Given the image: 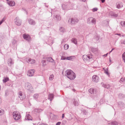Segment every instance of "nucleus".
I'll use <instances>...</instances> for the list:
<instances>
[{"label": "nucleus", "instance_id": "nucleus-1", "mask_svg": "<svg viewBox=\"0 0 125 125\" xmlns=\"http://www.w3.org/2000/svg\"><path fill=\"white\" fill-rule=\"evenodd\" d=\"M13 118L16 120H18L21 118L20 114L18 112H14L13 113Z\"/></svg>", "mask_w": 125, "mask_h": 125}, {"label": "nucleus", "instance_id": "nucleus-2", "mask_svg": "<svg viewBox=\"0 0 125 125\" xmlns=\"http://www.w3.org/2000/svg\"><path fill=\"white\" fill-rule=\"evenodd\" d=\"M87 23L90 25L95 24L96 23L95 19L92 17H89L87 19Z\"/></svg>", "mask_w": 125, "mask_h": 125}, {"label": "nucleus", "instance_id": "nucleus-3", "mask_svg": "<svg viewBox=\"0 0 125 125\" xmlns=\"http://www.w3.org/2000/svg\"><path fill=\"white\" fill-rule=\"evenodd\" d=\"M25 87L28 90L31 92H32V91L33 87L30 83H25Z\"/></svg>", "mask_w": 125, "mask_h": 125}, {"label": "nucleus", "instance_id": "nucleus-4", "mask_svg": "<svg viewBox=\"0 0 125 125\" xmlns=\"http://www.w3.org/2000/svg\"><path fill=\"white\" fill-rule=\"evenodd\" d=\"M83 60L84 61H88L89 59L92 58V55L90 54L88 55H84L82 57Z\"/></svg>", "mask_w": 125, "mask_h": 125}, {"label": "nucleus", "instance_id": "nucleus-5", "mask_svg": "<svg viewBox=\"0 0 125 125\" xmlns=\"http://www.w3.org/2000/svg\"><path fill=\"white\" fill-rule=\"evenodd\" d=\"M78 19L76 18H72L70 19L69 20V22H70V23L71 24H75L78 21Z\"/></svg>", "mask_w": 125, "mask_h": 125}, {"label": "nucleus", "instance_id": "nucleus-6", "mask_svg": "<svg viewBox=\"0 0 125 125\" xmlns=\"http://www.w3.org/2000/svg\"><path fill=\"white\" fill-rule=\"evenodd\" d=\"M23 37L24 39L28 42H30L31 40V37L29 34H24Z\"/></svg>", "mask_w": 125, "mask_h": 125}, {"label": "nucleus", "instance_id": "nucleus-7", "mask_svg": "<svg viewBox=\"0 0 125 125\" xmlns=\"http://www.w3.org/2000/svg\"><path fill=\"white\" fill-rule=\"evenodd\" d=\"M18 96L19 98L21 100L24 99L26 98L25 95L23 94L21 91H20L19 92Z\"/></svg>", "mask_w": 125, "mask_h": 125}, {"label": "nucleus", "instance_id": "nucleus-8", "mask_svg": "<svg viewBox=\"0 0 125 125\" xmlns=\"http://www.w3.org/2000/svg\"><path fill=\"white\" fill-rule=\"evenodd\" d=\"M18 96L19 98L21 100L24 99L26 98L25 95L23 94L21 91H20L19 92Z\"/></svg>", "mask_w": 125, "mask_h": 125}, {"label": "nucleus", "instance_id": "nucleus-9", "mask_svg": "<svg viewBox=\"0 0 125 125\" xmlns=\"http://www.w3.org/2000/svg\"><path fill=\"white\" fill-rule=\"evenodd\" d=\"M18 96L19 98L21 100L24 99L26 98L25 95L23 94L21 91H20L19 92Z\"/></svg>", "mask_w": 125, "mask_h": 125}, {"label": "nucleus", "instance_id": "nucleus-10", "mask_svg": "<svg viewBox=\"0 0 125 125\" xmlns=\"http://www.w3.org/2000/svg\"><path fill=\"white\" fill-rule=\"evenodd\" d=\"M99 77L96 75H93L92 77L93 81L95 83H97L99 81Z\"/></svg>", "mask_w": 125, "mask_h": 125}, {"label": "nucleus", "instance_id": "nucleus-11", "mask_svg": "<svg viewBox=\"0 0 125 125\" xmlns=\"http://www.w3.org/2000/svg\"><path fill=\"white\" fill-rule=\"evenodd\" d=\"M73 71L71 70H67L65 72V75L68 78L70 74H72Z\"/></svg>", "mask_w": 125, "mask_h": 125}, {"label": "nucleus", "instance_id": "nucleus-12", "mask_svg": "<svg viewBox=\"0 0 125 125\" xmlns=\"http://www.w3.org/2000/svg\"><path fill=\"white\" fill-rule=\"evenodd\" d=\"M35 72L34 70H31L28 71L27 73V75L29 76H32L33 75Z\"/></svg>", "mask_w": 125, "mask_h": 125}, {"label": "nucleus", "instance_id": "nucleus-13", "mask_svg": "<svg viewBox=\"0 0 125 125\" xmlns=\"http://www.w3.org/2000/svg\"><path fill=\"white\" fill-rule=\"evenodd\" d=\"M15 20H16V21H15V23L18 26H20L21 25V21L18 17H17Z\"/></svg>", "mask_w": 125, "mask_h": 125}, {"label": "nucleus", "instance_id": "nucleus-14", "mask_svg": "<svg viewBox=\"0 0 125 125\" xmlns=\"http://www.w3.org/2000/svg\"><path fill=\"white\" fill-rule=\"evenodd\" d=\"M73 73L72 74H70V75L68 77V78L71 80H74L76 77V75L73 71Z\"/></svg>", "mask_w": 125, "mask_h": 125}, {"label": "nucleus", "instance_id": "nucleus-15", "mask_svg": "<svg viewBox=\"0 0 125 125\" xmlns=\"http://www.w3.org/2000/svg\"><path fill=\"white\" fill-rule=\"evenodd\" d=\"M116 5L117 8L119 9L122 7L123 4L120 2H118L116 3Z\"/></svg>", "mask_w": 125, "mask_h": 125}, {"label": "nucleus", "instance_id": "nucleus-16", "mask_svg": "<svg viewBox=\"0 0 125 125\" xmlns=\"http://www.w3.org/2000/svg\"><path fill=\"white\" fill-rule=\"evenodd\" d=\"M8 2H7V3L10 6H12L15 5V2L14 1H9L7 0Z\"/></svg>", "mask_w": 125, "mask_h": 125}, {"label": "nucleus", "instance_id": "nucleus-17", "mask_svg": "<svg viewBox=\"0 0 125 125\" xmlns=\"http://www.w3.org/2000/svg\"><path fill=\"white\" fill-rule=\"evenodd\" d=\"M29 23L31 25H34L35 24V21L33 20L29 19L28 20Z\"/></svg>", "mask_w": 125, "mask_h": 125}, {"label": "nucleus", "instance_id": "nucleus-18", "mask_svg": "<svg viewBox=\"0 0 125 125\" xmlns=\"http://www.w3.org/2000/svg\"><path fill=\"white\" fill-rule=\"evenodd\" d=\"M54 16L55 17L56 21H58L61 20V17L60 15H54Z\"/></svg>", "mask_w": 125, "mask_h": 125}, {"label": "nucleus", "instance_id": "nucleus-19", "mask_svg": "<svg viewBox=\"0 0 125 125\" xmlns=\"http://www.w3.org/2000/svg\"><path fill=\"white\" fill-rule=\"evenodd\" d=\"M110 15L112 16H113L114 17H116L118 16V14L115 13L111 11L109 13Z\"/></svg>", "mask_w": 125, "mask_h": 125}, {"label": "nucleus", "instance_id": "nucleus-20", "mask_svg": "<svg viewBox=\"0 0 125 125\" xmlns=\"http://www.w3.org/2000/svg\"><path fill=\"white\" fill-rule=\"evenodd\" d=\"M75 59V57L74 56H71L66 57V60L70 61H73Z\"/></svg>", "mask_w": 125, "mask_h": 125}, {"label": "nucleus", "instance_id": "nucleus-21", "mask_svg": "<svg viewBox=\"0 0 125 125\" xmlns=\"http://www.w3.org/2000/svg\"><path fill=\"white\" fill-rule=\"evenodd\" d=\"M27 62L29 63L33 64L35 63V61L34 59L30 58L29 59Z\"/></svg>", "mask_w": 125, "mask_h": 125}, {"label": "nucleus", "instance_id": "nucleus-22", "mask_svg": "<svg viewBox=\"0 0 125 125\" xmlns=\"http://www.w3.org/2000/svg\"><path fill=\"white\" fill-rule=\"evenodd\" d=\"M101 85L104 87L107 88H108L110 87L109 84H104L103 83H101Z\"/></svg>", "mask_w": 125, "mask_h": 125}, {"label": "nucleus", "instance_id": "nucleus-23", "mask_svg": "<svg viewBox=\"0 0 125 125\" xmlns=\"http://www.w3.org/2000/svg\"><path fill=\"white\" fill-rule=\"evenodd\" d=\"M47 60L49 62H53L54 63H55V62L54 61V60L52 59V58L51 57H47L46 58Z\"/></svg>", "mask_w": 125, "mask_h": 125}, {"label": "nucleus", "instance_id": "nucleus-24", "mask_svg": "<svg viewBox=\"0 0 125 125\" xmlns=\"http://www.w3.org/2000/svg\"><path fill=\"white\" fill-rule=\"evenodd\" d=\"M118 124V123L116 121H112L111 122L108 124L109 125H117Z\"/></svg>", "mask_w": 125, "mask_h": 125}, {"label": "nucleus", "instance_id": "nucleus-25", "mask_svg": "<svg viewBox=\"0 0 125 125\" xmlns=\"http://www.w3.org/2000/svg\"><path fill=\"white\" fill-rule=\"evenodd\" d=\"M13 63L14 62L11 58H10L8 59V63L9 65H11V64H13Z\"/></svg>", "mask_w": 125, "mask_h": 125}, {"label": "nucleus", "instance_id": "nucleus-26", "mask_svg": "<svg viewBox=\"0 0 125 125\" xmlns=\"http://www.w3.org/2000/svg\"><path fill=\"white\" fill-rule=\"evenodd\" d=\"M25 119L28 120H31L32 119V118L30 114L26 115L25 118Z\"/></svg>", "mask_w": 125, "mask_h": 125}, {"label": "nucleus", "instance_id": "nucleus-27", "mask_svg": "<svg viewBox=\"0 0 125 125\" xmlns=\"http://www.w3.org/2000/svg\"><path fill=\"white\" fill-rule=\"evenodd\" d=\"M53 98V94H50L48 96V99H50L51 101L52 100Z\"/></svg>", "mask_w": 125, "mask_h": 125}, {"label": "nucleus", "instance_id": "nucleus-28", "mask_svg": "<svg viewBox=\"0 0 125 125\" xmlns=\"http://www.w3.org/2000/svg\"><path fill=\"white\" fill-rule=\"evenodd\" d=\"M119 106L120 107H122L125 106V104L122 102H119Z\"/></svg>", "mask_w": 125, "mask_h": 125}, {"label": "nucleus", "instance_id": "nucleus-29", "mask_svg": "<svg viewBox=\"0 0 125 125\" xmlns=\"http://www.w3.org/2000/svg\"><path fill=\"white\" fill-rule=\"evenodd\" d=\"M42 111V110L39 108L35 109L34 110V111L35 112L38 113L41 112Z\"/></svg>", "mask_w": 125, "mask_h": 125}, {"label": "nucleus", "instance_id": "nucleus-30", "mask_svg": "<svg viewBox=\"0 0 125 125\" xmlns=\"http://www.w3.org/2000/svg\"><path fill=\"white\" fill-rule=\"evenodd\" d=\"M39 97V94H34L33 96V97L34 99L37 100Z\"/></svg>", "mask_w": 125, "mask_h": 125}, {"label": "nucleus", "instance_id": "nucleus-31", "mask_svg": "<svg viewBox=\"0 0 125 125\" xmlns=\"http://www.w3.org/2000/svg\"><path fill=\"white\" fill-rule=\"evenodd\" d=\"M73 104L75 106H78V103L77 101L75 99H74L73 101Z\"/></svg>", "mask_w": 125, "mask_h": 125}, {"label": "nucleus", "instance_id": "nucleus-32", "mask_svg": "<svg viewBox=\"0 0 125 125\" xmlns=\"http://www.w3.org/2000/svg\"><path fill=\"white\" fill-rule=\"evenodd\" d=\"M51 38L50 37H49V40L48 41V44L49 45H51L53 43L52 41L51 40Z\"/></svg>", "mask_w": 125, "mask_h": 125}, {"label": "nucleus", "instance_id": "nucleus-33", "mask_svg": "<svg viewBox=\"0 0 125 125\" xmlns=\"http://www.w3.org/2000/svg\"><path fill=\"white\" fill-rule=\"evenodd\" d=\"M72 41L75 44H77V40L75 38H73L72 39Z\"/></svg>", "mask_w": 125, "mask_h": 125}, {"label": "nucleus", "instance_id": "nucleus-34", "mask_svg": "<svg viewBox=\"0 0 125 125\" xmlns=\"http://www.w3.org/2000/svg\"><path fill=\"white\" fill-rule=\"evenodd\" d=\"M91 51L94 53H95L97 49L96 48H94L93 47L91 48Z\"/></svg>", "mask_w": 125, "mask_h": 125}, {"label": "nucleus", "instance_id": "nucleus-35", "mask_svg": "<svg viewBox=\"0 0 125 125\" xmlns=\"http://www.w3.org/2000/svg\"><path fill=\"white\" fill-rule=\"evenodd\" d=\"M89 92L91 94H93L94 91V89L90 88L88 90Z\"/></svg>", "mask_w": 125, "mask_h": 125}, {"label": "nucleus", "instance_id": "nucleus-36", "mask_svg": "<svg viewBox=\"0 0 125 125\" xmlns=\"http://www.w3.org/2000/svg\"><path fill=\"white\" fill-rule=\"evenodd\" d=\"M108 68H107L106 69V70H105L104 73H105L107 75H108V76H109V73L108 72Z\"/></svg>", "mask_w": 125, "mask_h": 125}, {"label": "nucleus", "instance_id": "nucleus-37", "mask_svg": "<svg viewBox=\"0 0 125 125\" xmlns=\"http://www.w3.org/2000/svg\"><path fill=\"white\" fill-rule=\"evenodd\" d=\"M60 31L62 32H63L65 31V30L64 27H61L60 28Z\"/></svg>", "mask_w": 125, "mask_h": 125}, {"label": "nucleus", "instance_id": "nucleus-38", "mask_svg": "<svg viewBox=\"0 0 125 125\" xmlns=\"http://www.w3.org/2000/svg\"><path fill=\"white\" fill-rule=\"evenodd\" d=\"M119 98L122 99L124 97L125 95L123 94H119Z\"/></svg>", "mask_w": 125, "mask_h": 125}, {"label": "nucleus", "instance_id": "nucleus-39", "mask_svg": "<svg viewBox=\"0 0 125 125\" xmlns=\"http://www.w3.org/2000/svg\"><path fill=\"white\" fill-rule=\"evenodd\" d=\"M9 78L6 77L3 80V83H5L6 82L9 81Z\"/></svg>", "mask_w": 125, "mask_h": 125}, {"label": "nucleus", "instance_id": "nucleus-40", "mask_svg": "<svg viewBox=\"0 0 125 125\" xmlns=\"http://www.w3.org/2000/svg\"><path fill=\"white\" fill-rule=\"evenodd\" d=\"M69 47L68 45L67 44H65L64 46V48L65 50L67 49Z\"/></svg>", "mask_w": 125, "mask_h": 125}, {"label": "nucleus", "instance_id": "nucleus-41", "mask_svg": "<svg viewBox=\"0 0 125 125\" xmlns=\"http://www.w3.org/2000/svg\"><path fill=\"white\" fill-rule=\"evenodd\" d=\"M4 114V111L2 109H0V115H3Z\"/></svg>", "mask_w": 125, "mask_h": 125}, {"label": "nucleus", "instance_id": "nucleus-42", "mask_svg": "<svg viewBox=\"0 0 125 125\" xmlns=\"http://www.w3.org/2000/svg\"><path fill=\"white\" fill-rule=\"evenodd\" d=\"M82 113L84 115H86V114L87 112L84 109H82L81 110Z\"/></svg>", "mask_w": 125, "mask_h": 125}, {"label": "nucleus", "instance_id": "nucleus-43", "mask_svg": "<svg viewBox=\"0 0 125 125\" xmlns=\"http://www.w3.org/2000/svg\"><path fill=\"white\" fill-rule=\"evenodd\" d=\"M121 24L122 27H125V21H121Z\"/></svg>", "mask_w": 125, "mask_h": 125}, {"label": "nucleus", "instance_id": "nucleus-44", "mask_svg": "<svg viewBox=\"0 0 125 125\" xmlns=\"http://www.w3.org/2000/svg\"><path fill=\"white\" fill-rule=\"evenodd\" d=\"M53 77L54 75L53 74L51 75L49 77V79L50 80H52L53 79Z\"/></svg>", "mask_w": 125, "mask_h": 125}, {"label": "nucleus", "instance_id": "nucleus-45", "mask_svg": "<svg viewBox=\"0 0 125 125\" xmlns=\"http://www.w3.org/2000/svg\"><path fill=\"white\" fill-rule=\"evenodd\" d=\"M6 20L5 17L3 18L2 20L0 21V24L1 25Z\"/></svg>", "mask_w": 125, "mask_h": 125}, {"label": "nucleus", "instance_id": "nucleus-46", "mask_svg": "<svg viewBox=\"0 0 125 125\" xmlns=\"http://www.w3.org/2000/svg\"><path fill=\"white\" fill-rule=\"evenodd\" d=\"M125 80V78H121L120 80V82L121 83V82H124Z\"/></svg>", "mask_w": 125, "mask_h": 125}, {"label": "nucleus", "instance_id": "nucleus-47", "mask_svg": "<svg viewBox=\"0 0 125 125\" xmlns=\"http://www.w3.org/2000/svg\"><path fill=\"white\" fill-rule=\"evenodd\" d=\"M42 62L43 63V66H44L46 65V61L45 60L42 61Z\"/></svg>", "mask_w": 125, "mask_h": 125}, {"label": "nucleus", "instance_id": "nucleus-48", "mask_svg": "<svg viewBox=\"0 0 125 125\" xmlns=\"http://www.w3.org/2000/svg\"><path fill=\"white\" fill-rule=\"evenodd\" d=\"M8 90H6L5 91V96H7L8 94Z\"/></svg>", "mask_w": 125, "mask_h": 125}, {"label": "nucleus", "instance_id": "nucleus-49", "mask_svg": "<svg viewBox=\"0 0 125 125\" xmlns=\"http://www.w3.org/2000/svg\"><path fill=\"white\" fill-rule=\"evenodd\" d=\"M61 60H65L66 59V57L63 56H62L61 57Z\"/></svg>", "mask_w": 125, "mask_h": 125}, {"label": "nucleus", "instance_id": "nucleus-50", "mask_svg": "<svg viewBox=\"0 0 125 125\" xmlns=\"http://www.w3.org/2000/svg\"><path fill=\"white\" fill-rule=\"evenodd\" d=\"M98 10V9L97 8H94L92 9V11L93 12H95L96 11Z\"/></svg>", "mask_w": 125, "mask_h": 125}, {"label": "nucleus", "instance_id": "nucleus-51", "mask_svg": "<svg viewBox=\"0 0 125 125\" xmlns=\"http://www.w3.org/2000/svg\"><path fill=\"white\" fill-rule=\"evenodd\" d=\"M122 58L123 59H125V52L122 55Z\"/></svg>", "mask_w": 125, "mask_h": 125}, {"label": "nucleus", "instance_id": "nucleus-52", "mask_svg": "<svg viewBox=\"0 0 125 125\" xmlns=\"http://www.w3.org/2000/svg\"><path fill=\"white\" fill-rule=\"evenodd\" d=\"M38 125H48L47 124L44 123H38Z\"/></svg>", "mask_w": 125, "mask_h": 125}, {"label": "nucleus", "instance_id": "nucleus-53", "mask_svg": "<svg viewBox=\"0 0 125 125\" xmlns=\"http://www.w3.org/2000/svg\"><path fill=\"white\" fill-rule=\"evenodd\" d=\"M100 38L98 36H96V39L97 41H98L99 40V39Z\"/></svg>", "mask_w": 125, "mask_h": 125}, {"label": "nucleus", "instance_id": "nucleus-54", "mask_svg": "<svg viewBox=\"0 0 125 125\" xmlns=\"http://www.w3.org/2000/svg\"><path fill=\"white\" fill-rule=\"evenodd\" d=\"M121 44H125V41L122 40L121 41Z\"/></svg>", "mask_w": 125, "mask_h": 125}, {"label": "nucleus", "instance_id": "nucleus-55", "mask_svg": "<svg viewBox=\"0 0 125 125\" xmlns=\"http://www.w3.org/2000/svg\"><path fill=\"white\" fill-rule=\"evenodd\" d=\"M61 123V122H59L57 123L56 124V125H60Z\"/></svg>", "mask_w": 125, "mask_h": 125}, {"label": "nucleus", "instance_id": "nucleus-56", "mask_svg": "<svg viewBox=\"0 0 125 125\" xmlns=\"http://www.w3.org/2000/svg\"><path fill=\"white\" fill-rule=\"evenodd\" d=\"M16 42V41L15 40H14L13 41L12 43L13 44H15Z\"/></svg>", "mask_w": 125, "mask_h": 125}, {"label": "nucleus", "instance_id": "nucleus-57", "mask_svg": "<svg viewBox=\"0 0 125 125\" xmlns=\"http://www.w3.org/2000/svg\"><path fill=\"white\" fill-rule=\"evenodd\" d=\"M102 3H104L105 1V0H100Z\"/></svg>", "mask_w": 125, "mask_h": 125}, {"label": "nucleus", "instance_id": "nucleus-58", "mask_svg": "<svg viewBox=\"0 0 125 125\" xmlns=\"http://www.w3.org/2000/svg\"><path fill=\"white\" fill-rule=\"evenodd\" d=\"M64 114H63L62 115V118H63L64 117Z\"/></svg>", "mask_w": 125, "mask_h": 125}, {"label": "nucleus", "instance_id": "nucleus-59", "mask_svg": "<svg viewBox=\"0 0 125 125\" xmlns=\"http://www.w3.org/2000/svg\"><path fill=\"white\" fill-rule=\"evenodd\" d=\"M107 54H108V53H107V54L104 55V56L105 57H106L107 56Z\"/></svg>", "mask_w": 125, "mask_h": 125}, {"label": "nucleus", "instance_id": "nucleus-60", "mask_svg": "<svg viewBox=\"0 0 125 125\" xmlns=\"http://www.w3.org/2000/svg\"><path fill=\"white\" fill-rule=\"evenodd\" d=\"M114 50V48H113L112 50L110 52V53H111V52H112V51L113 50Z\"/></svg>", "mask_w": 125, "mask_h": 125}, {"label": "nucleus", "instance_id": "nucleus-61", "mask_svg": "<svg viewBox=\"0 0 125 125\" xmlns=\"http://www.w3.org/2000/svg\"><path fill=\"white\" fill-rule=\"evenodd\" d=\"M121 36L122 37H124L125 36V35H122Z\"/></svg>", "mask_w": 125, "mask_h": 125}, {"label": "nucleus", "instance_id": "nucleus-62", "mask_svg": "<svg viewBox=\"0 0 125 125\" xmlns=\"http://www.w3.org/2000/svg\"><path fill=\"white\" fill-rule=\"evenodd\" d=\"M117 34L118 35L121 36V34H120L117 33V34Z\"/></svg>", "mask_w": 125, "mask_h": 125}, {"label": "nucleus", "instance_id": "nucleus-63", "mask_svg": "<svg viewBox=\"0 0 125 125\" xmlns=\"http://www.w3.org/2000/svg\"><path fill=\"white\" fill-rule=\"evenodd\" d=\"M103 69L104 70V71H105V70H106V69H105V68H103Z\"/></svg>", "mask_w": 125, "mask_h": 125}, {"label": "nucleus", "instance_id": "nucleus-64", "mask_svg": "<svg viewBox=\"0 0 125 125\" xmlns=\"http://www.w3.org/2000/svg\"><path fill=\"white\" fill-rule=\"evenodd\" d=\"M83 2H85L86 0H82Z\"/></svg>", "mask_w": 125, "mask_h": 125}]
</instances>
